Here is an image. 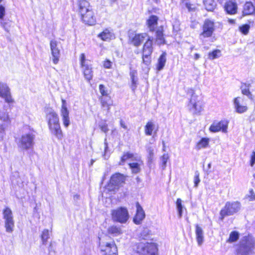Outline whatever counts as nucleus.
<instances>
[{
    "label": "nucleus",
    "mask_w": 255,
    "mask_h": 255,
    "mask_svg": "<svg viewBox=\"0 0 255 255\" xmlns=\"http://www.w3.org/2000/svg\"><path fill=\"white\" fill-rule=\"evenodd\" d=\"M190 27L192 28H194L195 27V26L192 24H191Z\"/></svg>",
    "instance_id": "56"
},
{
    "label": "nucleus",
    "mask_w": 255,
    "mask_h": 255,
    "mask_svg": "<svg viewBox=\"0 0 255 255\" xmlns=\"http://www.w3.org/2000/svg\"><path fill=\"white\" fill-rule=\"evenodd\" d=\"M34 135L30 133L23 134L19 141V146L23 150L32 148Z\"/></svg>",
    "instance_id": "14"
},
{
    "label": "nucleus",
    "mask_w": 255,
    "mask_h": 255,
    "mask_svg": "<svg viewBox=\"0 0 255 255\" xmlns=\"http://www.w3.org/2000/svg\"><path fill=\"white\" fill-rule=\"evenodd\" d=\"M5 14V8L4 6L0 4V19H2Z\"/></svg>",
    "instance_id": "47"
},
{
    "label": "nucleus",
    "mask_w": 255,
    "mask_h": 255,
    "mask_svg": "<svg viewBox=\"0 0 255 255\" xmlns=\"http://www.w3.org/2000/svg\"><path fill=\"white\" fill-rule=\"evenodd\" d=\"M251 84L247 82H242L240 86L241 93L243 95L247 96L249 99L252 100L253 97L250 91Z\"/></svg>",
    "instance_id": "29"
},
{
    "label": "nucleus",
    "mask_w": 255,
    "mask_h": 255,
    "mask_svg": "<svg viewBox=\"0 0 255 255\" xmlns=\"http://www.w3.org/2000/svg\"><path fill=\"white\" fill-rule=\"evenodd\" d=\"M201 31L199 33V38L202 39L212 37L216 29L214 20L207 18L205 19L201 27Z\"/></svg>",
    "instance_id": "9"
},
{
    "label": "nucleus",
    "mask_w": 255,
    "mask_h": 255,
    "mask_svg": "<svg viewBox=\"0 0 255 255\" xmlns=\"http://www.w3.org/2000/svg\"><path fill=\"white\" fill-rule=\"evenodd\" d=\"M223 9L226 14L229 15L237 14L238 10L237 0H226L223 5Z\"/></svg>",
    "instance_id": "15"
},
{
    "label": "nucleus",
    "mask_w": 255,
    "mask_h": 255,
    "mask_svg": "<svg viewBox=\"0 0 255 255\" xmlns=\"http://www.w3.org/2000/svg\"><path fill=\"white\" fill-rule=\"evenodd\" d=\"M240 99L241 98L239 97L235 98L234 100V103L237 112L243 113L247 111L248 107L246 106L241 105Z\"/></svg>",
    "instance_id": "32"
},
{
    "label": "nucleus",
    "mask_w": 255,
    "mask_h": 255,
    "mask_svg": "<svg viewBox=\"0 0 255 255\" xmlns=\"http://www.w3.org/2000/svg\"><path fill=\"white\" fill-rule=\"evenodd\" d=\"M58 41L52 39L50 42L51 54L53 57V62L56 64L58 63L60 55V50L58 48Z\"/></svg>",
    "instance_id": "20"
},
{
    "label": "nucleus",
    "mask_w": 255,
    "mask_h": 255,
    "mask_svg": "<svg viewBox=\"0 0 255 255\" xmlns=\"http://www.w3.org/2000/svg\"><path fill=\"white\" fill-rule=\"evenodd\" d=\"M158 130V127L155 128L154 124L152 121L147 122L144 126V133L147 136L156 134Z\"/></svg>",
    "instance_id": "26"
},
{
    "label": "nucleus",
    "mask_w": 255,
    "mask_h": 255,
    "mask_svg": "<svg viewBox=\"0 0 255 255\" xmlns=\"http://www.w3.org/2000/svg\"><path fill=\"white\" fill-rule=\"evenodd\" d=\"M180 4L184 5L188 10V11H194L196 10V7L194 4L191 3L189 0H180Z\"/></svg>",
    "instance_id": "37"
},
{
    "label": "nucleus",
    "mask_w": 255,
    "mask_h": 255,
    "mask_svg": "<svg viewBox=\"0 0 255 255\" xmlns=\"http://www.w3.org/2000/svg\"><path fill=\"white\" fill-rule=\"evenodd\" d=\"M77 12L81 22L85 25L94 26L97 22V13L87 0H78Z\"/></svg>",
    "instance_id": "2"
},
{
    "label": "nucleus",
    "mask_w": 255,
    "mask_h": 255,
    "mask_svg": "<svg viewBox=\"0 0 255 255\" xmlns=\"http://www.w3.org/2000/svg\"><path fill=\"white\" fill-rule=\"evenodd\" d=\"M203 5L207 11H213L216 7L215 0H203Z\"/></svg>",
    "instance_id": "35"
},
{
    "label": "nucleus",
    "mask_w": 255,
    "mask_h": 255,
    "mask_svg": "<svg viewBox=\"0 0 255 255\" xmlns=\"http://www.w3.org/2000/svg\"><path fill=\"white\" fill-rule=\"evenodd\" d=\"M148 153H149L150 156H152L154 154L153 149H152L151 148H149L148 149Z\"/></svg>",
    "instance_id": "52"
},
{
    "label": "nucleus",
    "mask_w": 255,
    "mask_h": 255,
    "mask_svg": "<svg viewBox=\"0 0 255 255\" xmlns=\"http://www.w3.org/2000/svg\"><path fill=\"white\" fill-rule=\"evenodd\" d=\"M169 159V156L168 154L164 153L161 156V161L162 166L165 167L166 165L167 160Z\"/></svg>",
    "instance_id": "45"
},
{
    "label": "nucleus",
    "mask_w": 255,
    "mask_h": 255,
    "mask_svg": "<svg viewBox=\"0 0 255 255\" xmlns=\"http://www.w3.org/2000/svg\"><path fill=\"white\" fill-rule=\"evenodd\" d=\"M103 255H118V248L114 241L107 243L101 250Z\"/></svg>",
    "instance_id": "19"
},
{
    "label": "nucleus",
    "mask_w": 255,
    "mask_h": 255,
    "mask_svg": "<svg viewBox=\"0 0 255 255\" xmlns=\"http://www.w3.org/2000/svg\"><path fill=\"white\" fill-rule=\"evenodd\" d=\"M240 207L238 201L227 202L220 211V220L223 221L226 217L233 215L239 211Z\"/></svg>",
    "instance_id": "8"
},
{
    "label": "nucleus",
    "mask_w": 255,
    "mask_h": 255,
    "mask_svg": "<svg viewBox=\"0 0 255 255\" xmlns=\"http://www.w3.org/2000/svg\"><path fill=\"white\" fill-rule=\"evenodd\" d=\"M120 125L121 127H122L123 128L126 129L128 128L126 124V123L123 121V120L120 121Z\"/></svg>",
    "instance_id": "51"
},
{
    "label": "nucleus",
    "mask_w": 255,
    "mask_h": 255,
    "mask_svg": "<svg viewBox=\"0 0 255 255\" xmlns=\"http://www.w3.org/2000/svg\"><path fill=\"white\" fill-rule=\"evenodd\" d=\"M176 205L178 211V217L181 218L182 216L183 206L182 205V200L180 198L177 199L176 201Z\"/></svg>",
    "instance_id": "41"
},
{
    "label": "nucleus",
    "mask_w": 255,
    "mask_h": 255,
    "mask_svg": "<svg viewBox=\"0 0 255 255\" xmlns=\"http://www.w3.org/2000/svg\"><path fill=\"white\" fill-rule=\"evenodd\" d=\"M191 98L189 101V110L193 115H200L203 110V102L201 98L196 94L195 90L192 88L189 89L187 91Z\"/></svg>",
    "instance_id": "5"
},
{
    "label": "nucleus",
    "mask_w": 255,
    "mask_h": 255,
    "mask_svg": "<svg viewBox=\"0 0 255 255\" xmlns=\"http://www.w3.org/2000/svg\"><path fill=\"white\" fill-rule=\"evenodd\" d=\"M101 96L99 98L102 110L109 113L111 108L113 106V100L107 87L103 84L99 86Z\"/></svg>",
    "instance_id": "6"
},
{
    "label": "nucleus",
    "mask_w": 255,
    "mask_h": 255,
    "mask_svg": "<svg viewBox=\"0 0 255 255\" xmlns=\"http://www.w3.org/2000/svg\"><path fill=\"white\" fill-rule=\"evenodd\" d=\"M137 72L136 70H133L130 72L129 75L131 81V87L133 90H134L137 86V78L136 75Z\"/></svg>",
    "instance_id": "39"
},
{
    "label": "nucleus",
    "mask_w": 255,
    "mask_h": 255,
    "mask_svg": "<svg viewBox=\"0 0 255 255\" xmlns=\"http://www.w3.org/2000/svg\"><path fill=\"white\" fill-rule=\"evenodd\" d=\"M138 162H132L128 164L133 174H137L141 171L140 165H143V162L141 160H138Z\"/></svg>",
    "instance_id": "33"
},
{
    "label": "nucleus",
    "mask_w": 255,
    "mask_h": 255,
    "mask_svg": "<svg viewBox=\"0 0 255 255\" xmlns=\"http://www.w3.org/2000/svg\"><path fill=\"white\" fill-rule=\"evenodd\" d=\"M0 120L2 122L0 125V133H4L6 128L10 125L11 119L7 112L0 114Z\"/></svg>",
    "instance_id": "23"
},
{
    "label": "nucleus",
    "mask_w": 255,
    "mask_h": 255,
    "mask_svg": "<svg viewBox=\"0 0 255 255\" xmlns=\"http://www.w3.org/2000/svg\"><path fill=\"white\" fill-rule=\"evenodd\" d=\"M167 53L166 51H163L157 59V63L155 65L156 70L159 71L163 69L166 62Z\"/></svg>",
    "instance_id": "28"
},
{
    "label": "nucleus",
    "mask_w": 255,
    "mask_h": 255,
    "mask_svg": "<svg viewBox=\"0 0 255 255\" xmlns=\"http://www.w3.org/2000/svg\"><path fill=\"white\" fill-rule=\"evenodd\" d=\"M253 177H254V179H255V173L253 175Z\"/></svg>",
    "instance_id": "57"
},
{
    "label": "nucleus",
    "mask_w": 255,
    "mask_h": 255,
    "mask_svg": "<svg viewBox=\"0 0 255 255\" xmlns=\"http://www.w3.org/2000/svg\"><path fill=\"white\" fill-rule=\"evenodd\" d=\"M250 26L248 24H244L239 27V31L244 35H247L249 32Z\"/></svg>",
    "instance_id": "42"
},
{
    "label": "nucleus",
    "mask_w": 255,
    "mask_h": 255,
    "mask_svg": "<svg viewBox=\"0 0 255 255\" xmlns=\"http://www.w3.org/2000/svg\"><path fill=\"white\" fill-rule=\"evenodd\" d=\"M98 37L103 41H109L115 38V35L112 29L106 28L99 33Z\"/></svg>",
    "instance_id": "25"
},
{
    "label": "nucleus",
    "mask_w": 255,
    "mask_h": 255,
    "mask_svg": "<svg viewBox=\"0 0 255 255\" xmlns=\"http://www.w3.org/2000/svg\"><path fill=\"white\" fill-rule=\"evenodd\" d=\"M195 234H196V239L199 246H200L202 244L204 241V233L203 231L201 226L198 224H196L195 226Z\"/></svg>",
    "instance_id": "30"
},
{
    "label": "nucleus",
    "mask_w": 255,
    "mask_h": 255,
    "mask_svg": "<svg viewBox=\"0 0 255 255\" xmlns=\"http://www.w3.org/2000/svg\"><path fill=\"white\" fill-rule=\"evenodd\" d=\"M133 251L137 255H157L158 245L156 243L140 241L132 246Z\"/></svg>",
    "instance_id": "4"
},
{
    "label": "nucleus",
    "mask_w": 255,
    "mask_h": 255,
    "mask_svg": "<svg viewBox=\"0 0 255 255\" xmlns=\"http://www.w3.org/2000/svg\"><path fill=\"white\" fill-rule=\"evenodd\" d=\"M254 242L251 236L243 237L242 242L239 245L237 252L239 255H248L254 247Z\"/></svg>",
    "instance_id": "10"
},
{
    "label": "nucleus",
    "mask_w": 255,
    "mask_h": 255,
    "mask_svg": "<svg viewBox=\"0 0 255 255\" xmlns=\"http://www.w3.org/2000/svg\"><path fill=\"white\" fill-rule=\"evenodd\" d=\"M250 194L248 195L247 198L249 201H254L255 200V193L253 189L250 190Z\"/></svg>",
    "instance_id": "46"
},
{
    "label": "nucleus",
    "mask_w": 255,
    "mask_h": 255,
    "mask_svg": "<svg viewBox=\"0 0 255 255\" xmlns=\"http://www.w3.org/2000/svg\"><path fill=\"white\" fill-rule=\"evenodd\" d=\"M249 23L252 25H254V21L253 20H249Z\"/></svg>",
    "instance_id": "55"
},
{
    "label": "nucleus",
    "mask_w": 255,
    "mask_h": 255,
    "mask_svg": "<svg viewBox=\"0 0 255 255\" xmlns=\"http://www.w3.org/2000/svg\"><path fill=\"white\" fill-rule=\"evenodd\" d=\"M126 176L120 173H116L111 177L110 183L114 186L113 189H119V187L125 183Z\"/></svg>",
    "instance_id": "17"
},
{
    "label": "nucleus",
    "mask_w": 255,
    "mask_h": 255,
    "mask_svg": "<svg viewBox=\"0 0 255 255\" xmlns=\"http://www.w3.org/2000/svg\"><path fill=\"white\" fill-rule=\"evenodd\" d=\"M210 139L208 137H202L195 144V148L200 150L208 147Z\"/></svg>",
    "instance_id": "34"
},
{
    "label": "nucleus",
    "mask_w": 255,
    "mask_h": 255,
    "mask_svg": "<svg viewBox=\"0 0 255 255\" xmlns=\"http://www.w3.org/2000/svg\"><path fill=\"white\" fill-rule=\"evenodd\" d=\"M134 157V154L130 152H124L120 158L118 164L123 165L125 162L129 159H132Z\"/></svg>",
    "instance_id": "36"
},
{
    "label": "nucleus",
    "mask_w": 255,
    "mask_h": 255,
    "mask_svg": "<svg viewBox=\"0 0 255 255\" xmlns=\"http://www.w3.org/2000/svg\"><path fill=\"white\" fill-rule=\"evenodd\" d=\"M111 217L114 222L125 223L129 218L128 209L126 207H120L111 211Z\"/></svg>",
    "instance_id": "11"
},
{
    "label": "nucleus",
    "mask_w": 255,
    "mask_h": 255,
    "mask_svg": "<svg viewBox=\"0 0 255 255\" xmlns=\"http://www.w3.org/2000/svg\"><path fill=\"white\" fill-rule=\"evenodd\" d=\"M41 238L43 244H46L48 239L49 238V231L48 230L45 229L42 231L41 235Z\"/></svg>",
    "instance_id": "43"
},
{
    "label": "nucleus",
    "mask_w": 255,
    "mask_h": 255,
    "mask_svg": "<svg viewBox=\"0 0 255 255\" xmlns=\"http://www.w3.org/2000/svg\"><path fill=\"white\" fill-rule=\"evenodd\" d=\"M99 127L100 129L105 133H107L109 131L108 125L106 123L100 125Z\"/></svg>",
    "instance_id": "48"
},
{
    "label": "nucleus",
    "mask_w": 255,
    "mask_h": 255,
    "mask_svg": "<svg viewBox=\"0 0 255 255\" xmlns=\"http://www.w3.org/2000/svg\"><path fill=\"white\" fill-rule=\"evenodd\" d=\"M61 116L63 124L65 128H67L70 124L69 112L67 108L66 102L64 99H62V105L60 110Z\"/></svg>",
    "instance_id": "18"
},
{
    "label": "nucleus",
    "mask_w": 255,
    "mask_h": 255,
    "mask_svg": "<svg viewBox=\"0 0 255 255\" xmlns=\"http://www.w3.org/2000/svg\"><path fill=\"white\" fill-rule=\"evenodd\" d=\"M199 57H200V55H199V54H198V53H195V54H194V59H195V60H197V59H198L199 58Z\"/></svg>",
    "instance_id": "54"
},
{
    "label": "nucleus",
    "mask_w": 255,
    "mask_h": 255,
    "mask_svg": "<svg viewBox=\"0 0 255 255\" xmlns=\"http://www.w3.org/2000/svg\"><path fill=\"white\" fill-rule=\"evenodd\" d=\"M2 214L5 230L8 233H12L14 227L12 211L9 207H6L3 209Z\"/></svg>",
    "instance_id": "12"
},
{
    "label": "nucleus",
    "mask_w": 255,
    "mask_h": 255,
    "mask_svg": "<svg viewBox=\"0 0 255 255\" xmlns=\"http://www.w3.org/2000/svg\"><path fill=\"white\" fill-rule=\"evenodd\" d=\"M155 33V41L158 45L166 44L163 26H159L154 31Z\"/></svg>",
    "instance_id": "24"
},
{
    "label": "nucleus",
    "mask_w": 255,
    "mask_h": 255,
    "mask_svg": "<svg viewBox=\"0 0 255 255\" xmlns=\"http://www.w3.org/2000/svg\"><path fill=\"white\" fill-rule=\"evenodd\" d=\"M47 125L50 133L58 139L61 140L64 134L58 114L54 111H51L47 115Z\"/></svg>",
    "instance_id": "3"
},
{
    "label": "nucleus",
    "mask_w": 255,
    "mask_h": 255,
    "mask_svg": "<svg viewBox=\"0 0 255 255\" xmlns=\"http://www.w3.org/2000/svg\"><path fill=\"white\" fill-rule=\"evenodd\" d=\"M4 23H3V24H2V26H3V27H4Z\"/></svg>",
    "instance_id": "58"
},
{
    "label": "nucleus",
    "mask_w": 255,
    "mask_h": 255,
    "mask_svg": "<svg viewBox=\"0 0 255 255\" xmlns=\"http://www.w3.org/2000/svg\"><path fill=\"white\" fill-rule=\"evenodd\" d=\"M79 63L84 77L88 82L90 83L93 78V71L91 60L87 59L85 53H82L79 56Z\"/></svg>",
    "instance_id": "7"
},
{
    "label": "nucleus",
    "mask_w": 255,
    "mask_h": 255,
    "mask_svg": "<svg viewBox=\"0 0 255 255\" xmlns=\"http://www.w3.org/2000/svg\"><path fill=\"white\" fill-rule=\"evenodd\" d=\"M239 233L238 232L234 231L230 233L229 237L227 240L226 242L229 243H232L236 242L239 238Z\"/></svg>",
    "instance_id": "38"
},
{
    "label": "nucleus",
    "mask_w": 255,
    "mask_h": 255,
    "mask_svg": "<svg viewBox=\"0 0 255 255\" xmlns=\"http://www.w3.org/2000/svg\"><path fill=\"white\" fill-rule=\"evenodd\" d=\"M3 0H0V3Z\"/></svg>",
    "instance_id": "59"
},
{
    "label": "nucleus",
    "mask_w": 255,
    "mask_h": 255,
    "mask_svg": "<svg viewBox=\"0 0 255 255\" xmlns=\"http://www.w3.org/2000/svg\"><path fill=\"white\" fill-rule=\"evenodd\" d=\"M229 125V121L227 120H222L220 121H214L209 128L210 132L213 133L222 131L226 133Z\"/></svg>",
    "instance_id": "13"
},
{
    "label": "nucleus",
    "mask_w": 255,
    "mask_h": 255,
    "mask_svg": "<svg viewBox=\"0 0 255 255\" xmlns=\"http://www.w3.org/2000/svg\"><path fill=\"white\" fill-rule=\"evenodd\" d=\"M228 21L231 24H234L235 23V20L232 18L228 19Z\"/></svg>",
    "instance_id": "53"
},
{
    "label": "nucleus",
    "mask_w": 255,
    "mask_h": 255,
    "mask_svg": "<svg viewBox=\"0 0 255 255\" xmlns=\"http://www.w3.org/2000/svg\"><path fill=\"white\" fill-rule=\"evenodd\" d=\"M0 97L4 99L5 102L8 104L14 103L8 87L4 83H0Z\"/></svg>",
    "instance_id": "16"
},
{
    "label": "nucleus",
    "mask_w": 255,
    "mask_h": 255,
    "mask_svg": "<svg viewBox=\"0 0 255 255\" xmlns=\"http://www.w3.org/2000/svg\"><path fill=\"white\" fill-rule=\"evenodd\" d=\"M158 17L155 15H151L146 20V24L150 32H154L155 28L158 24Z\"/></svg>",
    "instance_id": "27"
},
{
    "label": "nucleus",
    "mask_w": 255,
    "mask_h": 255,
    "mask_svg": "<svg viewBox=\"0 0 255 255\" xmlns=\"http://www.w3.org/2000/svg\"><path fill=\"white\" fill-rule=\"evenodd\" d=\"M128 42L135 47H139L143 43L140 51L142 63L149 66L152 61L151 56L154 50L153 38L146 33H138L130 37Z\"/></svg>",
    "instance_id": "1"
},
{
    "label": "nucleus",
    "mask_w": 255,
    "mask_h": 255,
    "mask_svg": "<svg viewBox=\"0 0 255 255\" xmlns=\"http://www.w3.org/2000/svg\"><path fill=\"white\" fill-rule=\"evenodd\" d=\"M250 165L253 166L255 163V151H253L251 155Z\"/></svg>",
    "instance_id": "50"
},
{
    "label": "nucleus",
    "mask_w": 255,
    "mask_h": 255,
    "mask_svg": "<svg viewBox=\"0 0 255 255\" xmlns=\"http://www.w3.org/2000/svg\"><path fill=\"white\" fill-rule=\"evenodd\" d=\"M243 16L255 15V3L251 1H246L243 5L242 9Z\"/></svg>",
    "instance_id": "21"
},
{
    "label": "nucleus",
    "mask_w": 255,
    "mask_h": 255,
    "mask_svg": "<svg viewBox=\"0 0 255 255\" xmlns=\"http://www.w3.org/2000/svg\"><path fill=\"white\" fill-rule=\"evenodd\" d=\"M221 52L219 49L213 50L208 53V58L211 60L217 58L221 55Z\"/></svg>",
    "instance_id": "40"
},
{
    "label": "nucleus",
    "mask_w": 255,
    "mask_h": 255,
    "mask_svg": "<svg viewBox=\"0 0 255 255\" xmlns=\"http://www.w3.org/2000/svg\"><path fill=\"white\" fill-rule=\"evenodd\" d=\"M107 234L113 237H116L123 233L121 227L116 225H112L107 229Z\"/></svg>",
    "instance_id": "31"
},
{
    "label": "nucleus",
    "mask_w": 255,
    "mask_h": 255,
    "mask_svg": "<svg viewBox=\"0 0 255 255\" xmlns=\"http://www.w3.org/2000/svg\"><path fill=\"white\" fill-rule=\"evenodd\" d=\"M136 210V213L133 218V222L136 225H140L145 217V214L142 207L139 203L137 202L135 203Z\"/></svg>",
    "instance_id": "22"
},
{
    "label": "nucleus",
    "mask_w": 255,
    "mask_h": 255,
    "mask_svg": "<svg viewBox=\"0 0 255 255\" xmlns=\"http://www.w3.org/2000/svg\"><path fill=\"white\" fill-rule=\"evenodd\" d=\"M103 67L106 69H111L112 67V62L108 59H106L103 62Z\"/></svg>",
    "instance_id": "44"
},
{
    "label": "nucleus",
    "mask_w": 255,
    "mask_h": 255,
    "mask_svg": "<svg viewBox=\"0 0 255 255\" xmlns=\"http://www.w3.org/2000/svg\"><path fill=\"white\" fill-rule=\"evenodd\" d=\"M200 181L199 174L198 173H196L194 179V186L197 187Z\"/></svg>",
    "instance_id": "49"
}]
</instances>
